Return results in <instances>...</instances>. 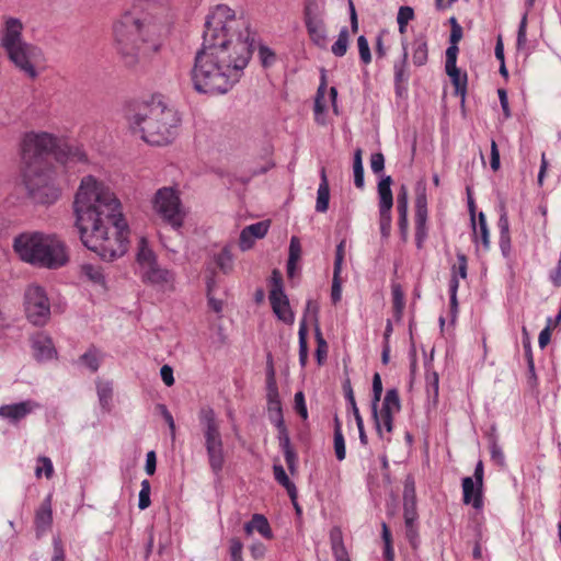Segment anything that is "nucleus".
Returning <instances> with one entry per match:
<instances>
[{
  "label": "nucleus",
  "instance_id": "obj_1",
  "mask_svg": "<svg viewBox=\"0 0 561 561\" xmlns=\"http://www.w3.org/2000/svg\"><path fill=\"white\" fill-rule=\"evenodd\" d=\"M203 50L193 70L195 89L204 93H225L240 78L252 55L249 25L225 4L215 7L207 16Z\"/></svg>",
  "mask_w": 561,
  "mask_h": 561
},
{
  "label": "nucleus",
  "instance_id": "obj_2",
  "mask_svg": "<svg viewBox=\"0 0 561 561\" xmlns=\"http://www.w3.org/2000/svg\"><path fill=\"white\" fill-rule=\"evenodd\" d=\"M80 240L100 257L113 261L128 249L129 229L122 203L104 181L83 176L73 201Z\"/></svg>",
  "mask_w": 561,
  "mask_h": 561
},
{
  "label": "nucleus",
  "instance_id": "obj_3",
  "mask_svg": "<svg viewBox=\"0 0 561 561\" xmlns=\"http://www.w3.org/2000/svg\"><path fill=\"white\" fill-rule=\"evenodd\" d=\"M57 139L48 133H27L24 135L21 144V156L23 169V181L32 198L42 204L54 203L60 190L56 185L55 170L48 164L51 156L62 164L77 158L81 160L84 154L80 149H76L72 157H64L57 152Z\"/></svg>",
  "mask_w": 561,
  "mask_h": 561
},
{
  "label": "nucleus",
  "instance_id": "obj_4",
  "mask_svg": "<svg viewBox=\"0 0 561 561\" xmlns=\"http://www.w3.org/2000/svg\"><path fill=\"white\" fill-rule=\"evenodd\" d=\"M116 50L124 64L131 67L159 49L156 28L135 12H125L113 27Z\"/></svg>",
  "mask_w": 561,
  "mask_h": 561
},
{
  "label": "nucleus",
  "instance_id": "obj_5",
  "mask_svg": "<svg viewBox=\"0 0 561 561\" xmlns=\"http://www.w3.org/2000/svg\"><path fill=\"white\" fill-rule=\"evenodd\" d=\"M127 118L135 133L150 145L169 144L175 135L179 118L175 112L161 102L137 103L129 108Z\"/></svg>",
  "mask_w": 561,
  "mask_h": 561
},
{
  "label": "nucleus",
  "instance_id": "obj_6",
  "mask_svg": "<svg viewBox=\"0 0 561 561\" xmlns=\"http://www.w3.org/2000/svg\"><path fill=\"white\" fill-rule=\"evenodd\" d=\"M14 250L23 261L39 267L57 270L69 261L65 242L55 234L22 233L14 240Z\"/></svg>",
  "mask_w": 561,
  "mask_h": 561
},
{
  "label": "nucleus",
  "instance_id": "obj_7",
  "mask_svg": "<svg viewBox=\"0 0 561 561\" xmlns=\"http://www.w3.org/2000/svg\"><path fill=\"white\" fill-rule=\"evenodd\" d=\"M22 23L16 19H8L2 34V46L10 60L28 78L36 77L35 65L41 51L21 39Z\"/></svg>",
  "mask_w": 561,
  "mask_h": 561
},
{
  "label": "nucleus",
  "instance_id": "obj_8",
  "mask_svg": "<svg viewBox=\"0 0 561 561\" xmlns=\"http://www.w3.org/2000/svg\"><path fill=\"white\" fill-rule=\"evenodd\" d=\"M137 262L144 283L151 285L158 291L165 293L173 290V273L157 264L156 255L153 251L149 249L145 238H141L138 244Z\"/></svg>",
  "mask_w": 561,
  "mask_h": 561
},
{
  "label": "nucleus",
  "instance_id": "obj_9",
  "mask_svg": "<svg viewBox=\"0 0 561 561\" xmlns=\"http://www.w3.org/2000/svg\"><path fill=\"white\" fill-rule=\"evenodd\" d=\"M201 421L204 425L203 433L209 467L215 474H219L226 461L219 422L210 409L202 410Z\"/></svg>",
  "mask_w": 561,
  "mask_h": 561
},
{
  "label": "nucleus",
  "instance_id": "obj_10",
  "mask_svg": "<svg viewBox=\"0 0 561 561\" xmlns=\"http://www.w3.org/2000/svg\"><path fill=\"white\" fill-rule=\"evenodd\" d=\"M373 408V416L378 436L389 443L394 428V416L401 411L399 391L397 389L387 390L380 407Z\"/></svg>",
  "mask_w": 561,
  "mask_h": 561
},
{
  "label": "nucleus",
  "instance_id": "obj_11",
  "mask_svg": "<svg viewBox=\"0 0 561 561\" xmlns=\"http://www.w3.org/2000/svg\"><path fill=\"white\" fill-rule=\"evenodd\" d=\"M153 210L172 228L179 229L182 227L185 211L176 190L172 187L158 190L153 198Z\"/></svg>",
  "mask_w": 561,
  "mask_h": 561
},
{
  "label": "nucleus",
  "instance_id": "obj_12",
  "mask_svg": "<svg viewBox=\"0 0 561 561\" xmlns=\"http://www.w3.org/2000/svg\"><path fill=\"white\" fill-rule=\"evenodd\" d=\"M324 2L319 0H307L304 8V22L310 41L320 48L328 44L327 28L324 23Z\"/></svg>",
  "mask_w": 561,
  "mask_h": 561
},
{
  "label": "nucleus",
  "instance_id": "obj_13",
  "mask_svg": "<svg viewBox=\"0 0 561 561\" xmlns=\"http://www.w3.org/2000/svg\"><path fill=\"white\" fill-rule=\"evenodd\" d=\"M25 313L35 325H44L50 316L46 291L38 285H30L25 291Z\"/></svg>",
  "mask_w": 561,
  "mask_h": 561
},
{
  "label": "nucleus",
  "instance_id": "obj_14",
  "mask_svg": "<svg viewBox=\"0 0 561 561\" xmlns=\"http://www.w3.org/2000/svg\"><path fill=\"white\" fill-rule=\"evenodd\" d=\"M268 299L276 317L286 324L295 320L289 300L283 290V276L278 271H273L268 283Z\"/></svg>",
  "mask_w": 561,
  "mask_h": 561
},
{
  "label": "nucleus",
  "instance_id": "obj_15",
  "mask_svg": "<svg viewBox=\"0 0 561 561\" xmlns=\"http://www.w3.org/2000/svg\"><path fill=\"white\" fill-rule=\"evenodd\" d=\"M391 178L382 179L378 184V210H379V227L380 233L383 238H388L391 231V209L393 206V196L391 192Z\"/></svg>",
  "mask_w": 561,
  "mask_h": 561
},
{
  "label": "nucleus",
  "instance_id": "obj_16",
  "mask_svg": "<svg viewBox=\"0 0 561 561\" xmlns=\"http://www.w3.org/2000/svg\"><path fill=\"white\" fill-rule=\"evenodd\" d=\"M459 53L458 47H448L446 50V61H445V69L446 73L450 78V81L455 88V93L457 95H460L462 99L466 95L467 92V73L465 71H461L456 62H457V56Z\"/></svg>",
  "mask_w": 561,
  "mask_h": 561
},
{
  "label": "nucleus",
  "instance_id": "obj_17",
  "mask_svg": "<svg viewBox=\"0 0 561 561\" xmlns=\"http://www.w3.org/2000/svg\"><path fill=\"white\" fill-rule=\"evenodd\" d=\"M414 192V221L416 230L421 231L424 229L427 219V196L426 183L424 180H420L416 182Z\"/></svg>",
  "mask_w": 561,
  "mask_h": 561
},
{
  "label": "nucleus",
  "instance_id": "obj_18",
  "mask_svg": "<svg viewBox=\"0 0 561 561\" xmlns=\"http://www.w3.org/2000/svg\"><path fill=\"white\" fill-rule=\"evenodd\" d=\"M41 408V404L33 400H26L15 404L0 407V416L16 423Z\"/></svg>",
  "mask_w": 561,
  "mask_h": 561
},
{
  "label": "nucleus",
  "instance_id": "obj_19",
  "mask_svg": "<svg viewBox=\"0 0 561 561\" xmlns=\"http://www.w3.org/2000/svg\"><path fill=\"white\" fill-rule=\"evenodd\" d=\"M462 501L467 505H472L477 512L483 508V488L474 483L471 477L462 479Z\"/></svg>",
  "mask_w": 561,
  "mask_h": 561
},
{
  "label": "nucleus",
  "instance_id": "obj_20",
  "mask_svg": "<svg viewBox=\"0 0 561 561\" xmlns=\"http://www.w3.org/2000/svg\"><path fill=\"white\" fill-rule=\"evenodd\" d=\"M268 228V220H263L243 228L239 240L241 250L245 251L251 249L256 239H262L267 233Z\"/></svg>",
  "mask_w": 561,
  "mask_h": 561
},
{
  "label": "nucleus",
  "instance_id": "obj_21",
  "mask_svg": "<svg viewBox=\"0 0 561 561\" xmlns=\"http://www.w3.org/2000/svg\"><path fill=\"white\" fill-rule=\"evenodd\" d=\"M32 348L35 358L39 362L51 359L56 355L51 339L44 333H37L33 336Z\"/></svg>",
  "mask_w": 561,
  "mask_h": 561
},
{
  "label": "nucleus",
  "instance_id": "obj_22",
  "mask_svg": "<svg viewBox=\"0 0 561 561\" xmlns=\"http://www.w3.org/2000/svg\"><path fill=\"white\" fill-rule=\"evenodd\" d=\"M471 222L473 242L477 248L481 247L483 250H488L490 245V232L484 214L480 213L478 219H476L474 213L471 210Z\"/></svg>",
  "mask_w": 561,
  "mask_h": 561
},
{
  "label": "nucleus",
  "instance_id": "obj_23",
  "mask_svg": "<svg viewBox=\"0 0 561 561\" xmlns=\"http://www.w3.org/2000/svg\"><path fill=\"white\" fill-rule=\"evenodd\" d=\"M317 312V306L312 301H308L306 313L304 316V319L300 323L299 328V359L302 366L306 365L307 358H308V348H307V321L308 320H314Z\"/></svg>",
  "mask_w": 561,
  "mask_h": 561
},
{
  "label": "nucleus",
  "instance_id": "obj_24",
  "mask_svg": "<svg viewBox=\"0 0 561 561\" xmlns=\"http://www.w3.org/2000/svg\"><path fill=\"white\" fill-rule=\"evenodd\" d=\"M53 523L51 495H48L39 505L35 514V527L37 535L47 531Z\"/></svg>",
  "mask_w": 561,
  "mask_h": 561
},
{
  "label": "nucleus",
  "instance_id": "obj_25",
  "mask_svg": "<svg viewBox=\"0 0 561 561\" xmlns=\"http://www.w3.org/2000/svg\"><path fill=\"white\" fill-rule=\"evenodd\" d=\"M244 531L248 536L256 531L266 540L273 539L271 525L267 518L262 514L252 515L251 519L244 524Z\"/></svg>",
  "mask_w": 561,
  "mask_h": 561
},
{
  "label": "nucleus",
  "instance_id": "obj_26",
  "mask_svg": "<svg viewBox=\"0 0 561 561\" xmlns=\"http://www.w3.org/2000/svg\"><path fill=\"white\" fill-rule=\"evenodd\" d=\"M411 57L415 66H423L428 59V46L424 35H420L413 39L410 48Z\"/></svg>",
  "mask_w": 561,
  "mask_h": 561
},
{
  "label": "nucleus",
  "instance_id": "obj_27",
  "mask_svg": "<svg viewBox=\"0 0 561 561\" xmlns=\"http://www.w3.org/2000/svg\"><path fill=\"white\" fill-rule=\"evenodd\" d=\"M458 277L462 279L467 277V260L465 255H458L457 262L453 266V277L449 283L451 301L456 300V291L459 286Z\"/></svg>",
  "mask_w": 561,
  "mask_h": 561
},
{
  "label": "nucleus",
  "instance_id": "obj_28",
  "mask_svg": "<svg viewBox=\"0 0 561 561\" xmlns=\"http://www.w3.org/2000/svg\"><path fill=\"white\" fill-rule=\"evenodd\" d=\"M321 181L318 188V196H317V204L316 209L319 213H324L329 208V201H330V187H329V181L327 178L325 169H321Z\"/></svg>",
  "mask_w": 561,
  "mask_h": 561
},
{
  "label": "nucleus",
  "instance_id": "obj_29",
  "mask_svg": "<svg viewBox=\"0 0 561 561\" xmlns=\"http://www.w3.org/2000/svg\"><path fill=\"white\" fill-rule=\"evenodd\" d=\"M333 448L336 459L344 460L346 456L345 438L342 432V422L337 416L334 417Z\"/></svg>",
  "mask_w": 561,
  "mask_h": 561
},
{
  "label": "nucleus",
  "instance_id": "obj_30",
  "mask_svg": "<svg viewBox=\"0 0 561 561\" xmlns=\"http://www.w3.org/2000/svg\"><path fill=\"white\" fill-rule=\"evenodd\" d=\"M398 225L405 229L408 225V188L402 185L397 194Z\"/></svg>",
  "mask_w": 561,
  "mask_h": 561
},
{
  "label": "nucleus",
  "instance_id": "obj_31",
  "mask_svg": "<svg viewBox=\"0 0 561 561\" xmlns=\"http://www.w3.org/2000/svg\"><path fill=\"white\" fill-rule=\"evenodd\" d=\"M103 360V354L94 346L88 348V351L79 358V363L85 366L91 373H95L100 364Z\"/></svg>",
  "mask_w": 561,
  "mask_h": 561
},
{
  "label": "nucleus",
  "instance_id": "obj_32",
  "mask_svg": "<svg viewBox=\"0 0 561 561\" xmlns=\"http://www.w3.org/2000/svg\"><path fill=\"white\" fill-rule=\"evenodd\" d=\"M81 279L88 280L92 284H103L104 276L100 265L95 264H82L80 267Z\"/></svg>",
  "mask_w": 561,
  "mask_h": 561
},
{
  "label": "nucleus",
  "instance_id": "obj_33",
  "mask_svg": "<svg viewBox=\"0 0 561 561\" xmlns=\"http://www.w3.org/2000/svg\"><path fill=\"white\" fill-rule=\"evenodd\" d=\"M404 522L405 525H412L417 519V512H416V500L414 490H411V494L405 491L404 494Z\"/></svg>",
  "mask_w": 561,
  "mask_h": 561
},
{
  "label": "nucleus",
  "instance_id": "obj_34",
  "mask_svg": "<svg viewBox=\"0 0 561 561\" xmlns=\"http://www.w3.org/2000/svg\"><path fill=\"white\" fill-rule=\"evenodd\" d=\"M332 551L335 561H351L341 538L340 530H333L331 533Z\"/></svg>",
  "mask_w": 561,
  "mask_h": 561
},
{
  "label": "nucleus",
  "instance_id": "obj_35",
  "mask_svg": "<svg viewBox=\"0 0 561 561\" xmlns=\"http://www.w3.org/2000/svg\"><path fill=\"white\" fill-rule=\"evenodd\" d=\"M344 389V396L348 405V411L352 412L355 423H360L363 420V416L360 415V412L357 408L356 400L354 397L353 389L351 387L350 381H346L343 386Z\"/></svg>",
  "mask_w": 561,
  "mask_h": 561
},
{
  "label": "nucleus",
  "instance_id": "obj_36",
  "mask_svg": "<svg viewBox=\"0 0 561 561\" xmlns=\"http://www.w3.org/2000/svg\"><path fill=\"white\" fill-rule=\"evenodd\" d=\"M54 474V466L51 460L48 457L42 456L36 460L35 476L37 479L45 476L47 479H50Z\"/></svg>",
  "mask_w": 561,
  "mask_h": 561
},
{
  "label": "nucleus",
  "instance_id": "obj_37",
  "mask_svg": "<svg viewBox=\"0 0 561 561\" xmlns=\"http://www.w3.org/2000/svg\"><path fill=\"white\" fill-rule=\"evenodd\" d=\"M414 19V11L411 7L404 5L399 9L397 22L401 35L407 33L409 22Z\"/></svg>",
  "mask_w": 561,
  "mask_h": 561
},
{
  "label": "nucleus",
  "instance_id": "obj_38",
  "mask_svg": "<svg viewBox=\"0 0 561 561\" xmlns=\"http://www.w3.org/2000/svg\"><path fill=\"white\" fill-rule=\"evenodd\" d=\"M275 425L278 430V442H279L280 449L291 447L290 438H289L288 431H287L284 420H283L280 408H278L277 421H276Z\"/></svg>",
  "mask_w": 561,
  "mask_h": 561
},
{
  "label": "nucleus",
  "instance_id": "obj_39",
  "mask_svg": "<svg viewBox=\"0 0 561 561\" xmlns=\"http://www.w3.org/2000/svg\"><path fill=\"white\" fill-rule=\"evenodd\" d=\"M354 170V184L356 187L362 188L364 186V169L362 163V150L357 149L354 154L353 161Z\"/></svg>",
  "mask_w": 561,
  "mask_h": 561
},
{
  "label": "nucleus",
  "instance_id": "obj_40",
  "mask_svg": "<svg viewBox=\"0 0 561 561\" xmlns=\"http://www.w3.org/2000/svg\"><path fill=\"white\" fill-rule=\"evenodd\" d=\"M348 38L350 34L346 27L342 28L336 42L332 45V53L337 56L342 57L345 55L348 46Z\"/></svg>",
  "mask_w": 561,
  "mask_h": 561
},
{
  "label": "nucleus",
  "instance_id": "obj_41",
  "mask_svg": "<svg viewBox=\"0 0 561 561\" xmlns=\"http://www.w3.org/2000/svg\"><path fill=\"white\" fill-rule=\"evenodd\" d=\"M273 471H274V478H275V480H276L280 485H283L284 488H286V490L288 491L289 495L293 497V496H294V490H295V486H294V484L290 482L289 478L287 477L286 471H285V469L283 468V466H280V465H274V467H273Z\"/></svg>",
  "mask_w": 561,
  "mask_h": 561
},
{
  "label": "nucleus",
  "instance_id": "obj_42",
  "mask_svg": "<svg viewBox=\"0 0 561 561\" xmlns=\"http://www.w3.org/2000/svg\"><path fill=\"white\" fill-rule=\"evenodd\" d=\"M316 341H317V350H316V358L319 365H322L328 356V343L322 336L320 329L316 328Z\"/></svg>",
  "mask_w": 561,
  "mask_h": 561
},
{
  "label": "nucleus",
  "instance_id": "obj_43",
  "mask_svg": "<svg viewBox=\"0 0 561 561\" xmlns=\"http://www.w3.org/2000/svg\"><path fill=\"white\" fill-rule=\"evenodd\" d=\"M207 297H208V307H209V309L213 312H215L217 314H220L222 312V310H224L225 301L222 299H217L215 297L213 282H209L207 284Z\"/></svg>",
  "mask_w": 561,
  "mask_h": 561
},
{
  "label": "nucleus",
  "instance_id": "obj_44",
  "mask_svg": "<svg viewBox=\"0 0 561 561\" xmlns=\"http://www.w3.org/2000/svg\"><path fill=\"white\" fill-rule=\"evenodd\" d=\"M216 264L224 273H227L231 268L232 255L228 248L221 249V251L217 254Z\"/></svg>",
  "mask_w": 561,
  "mask_h": 561
},
{
  "label": "nucleus",
  "instance_id": "obj_45",
  "mask_svg": "<svg viewBox=\"0 0 561 561\" xmlns=\"http://www.w3.org/2000/svg\"><path fill=\"white\" fill-rule=\"evenodd\" d=\"M345 248H346L345 240H342L336 247L333 275H341L342 264H343L345 255H346Z\"/></svg>",
  "mask_w": 561,
  "mask_h": 561
},
{
  "label": "nucleus",
  "instance_id": "obj_46",
  "mask_svg": "<svg viewBox=\"0 0 561 561\" xmlns=\"http://www.w3.org/2000/svg\"><path fill=\"white\" fill-rule=\"evenodd\" d=\"M243 543L239 538H231L229 540V554L231 561H243L242 558Z\"/></svg>",
  "mask_w": 561,
  "mask_h": 561
},
{
  "label": "nucleus",
  "instance_id": "obj_47",
  "mask_svg": "<svg viewBox=\"0 0 561 561\" xmlns=\"http://www.w3.org/2000/svg\"><path fill=\"white\" fill-rule=\"evenodd\" d=\"M296 413L306 421L308 419V410L306 405L305 394L302 391H298L294 399Z\"/></svg>",
  "mask_w": 561,
  "mask_h": 561
},
{
  "label": "nucleus",
  "instance_id": "obj_48",
  "mask_svg": "<svg viewBox=\"0 0 561 561\" xmlns=\"http://www.w3.org/2000/svg\"><path fill=\"white\" fill-rule=\"evenodd\" d=\"M150 482L148 480H144L141 482V490L139 492V508L146 510L150 505Z\"/></svg>",
  "mask_w": 561,
  "mask_h": 561
},
{
  "label": "nucleus",
  "instance_id": "obj_49",
  "mask_svg": "<svg viewBox=\"0 0 561 561\" xmlns=\"http://www.w3.org/2000/svg\"><path fill=\"white\" fill-rule=\"evenodd\" d=\"M381 396H382L381 377L378 373H375V375L373 377V402H371V405H375V408H376L381 400Z\"/></svg>",
  "mask_w": 561,
  "mask_h": 561
},
{
  "label": "nucleus",
  "instance_id": "obj_50",
  "mask_svg": "<svg viewBox=\"0 0 561 561\" xmlns=\"http://www.w3.org/2000/svg\"><path fill=\"white\" fill-rule=\"evenodd\" d=\"M98 394L100 399V403L104 409H107L111 397H112V388L108 383H100L98 386Z\"/></svg>",
  "mask_w": 561,
  "mask_h": 561
},
{
  "label": "nucleus",
  "instance_id": "obj_51",
  "mask_svg": "<svg viewBox=\"0 0 561 561\" xmlns=\"http://www.w3.org/2000/svg\"><path fill=\"white\" fill-rule=\"evenodd\" d=\"M357 46L360 59L364 64H369L371 60L370 49L367 39L364 36H359L357 39Z\"/></svg>",
  "mask_w": 561,
  "mask_h": 561
},
{
  "label": "nucleus",
  "instance_id": "obj_52",
  "mask_svg": "<svg viewBox=\"0 0 561 561\" xmlns=\"http://www.w3.org/2000/svg\"><path fill=\"white\" fill-rule=\"evenodd\" d=\"M50 561H66V550L60 538H54V551Z\"/></svg>",
  "mask_w": 561,
  "mask_h": 561
},
{
  "label": "nucleus",
  "instance_id": "obj_53",
  "mask_svg": "<svg viewBox=\"0 0 561 561\" xmlns=\"http://www.w3.org/2000/svg\"><path fill=\"white\" fill-rule=\"evenodd\" d=\"M343 279L341 275H333L331 298L333 304H336L341 299Z\"/></svg>",
  "mask_w": 561,
  "mask_h": 561
},
{
  "label": "nucleus",
  "instance_id": "obj_54",
  "mask_svg": "<svg viewBox=\"0 0 561 561\" xmlns=\"http://www.w3.org/2000/svg\"><path fill=\"white\" fill-rule=\"evenodd\" d=\"M554 329L556 327L552 324V319H549L547 327L540 332L538 337V342L541 348L546 347L550 342L551 333Z\"/></svg>",
  "mask_w": 561,
  "mask_h": 561
},
{
  "label": "nucleus",
  "instance_id": "obj_55",
  "mask_svg": "<svg viewBox=\"0 0 561 561\" xmlns=\"http://www.w3.org/2000/svg\"><path fill=\"white\" fill-rule=\"evenodd\" d=\"M462 37V28L455 19H451L450 46L458 47V43Z\"/></svg>",
  "mask_w": 561,
  "mask_h": 561
},
{
  "label": "nucleus",
  "instance_id": "obj_56",
  "mask_svg": "<svg viewBox=\"0 0 561 561\" xmlns=\"http://www.w3.org/2000/svg\"><path fill=\"white\" fill-rule=\"evenodd\" d=\"M291 262L300 261L301 259V244L297 237H293L289 245V257Z\"/></svg>",
  "mask_w": 561,
  "mask_h": 561
},
{
  "label": "nucleus",
  "instance_id": "obj_57",
  "mask_svg": "<svg viewBox=\"0 0 561 561\" xmlns=\"http://www.w3.org/2000/svg\"><path fill=\"white\" fill-rule=\"evenodd\" d=\"M497 94H499V99H500V103H501V107H502V112H503V118L507 119L508 117H511V108H510V104H508L507 92L505 89H499Z\"/></svg>",
  "mask_w": 561,
  "mask_h": 561
},
{
  "label": "nucleus",
  "instance_id": "obj_58",
  "mask_svg": "<svg viewBox=\"0 0 561 561\" xmlns=\"http://www.w3.org/2000/svg\"><path fill=\"white\" fill-rule=\"evenodd\" d=\"M393 308L397 312H401L404 308V296L401 289L396 286L392 289Z\"/></svg>",
  "mask_w": 561,
  "mask_h": 561
},
{
  "label": "nucleus",
  "instance_id": "obj_59",
  "mask_svg": "<svg viewBox=\"0 0 561 561\" xmlns=\"http://www.w3.org/2000/svg\"><path fill=\"white\" fill-rule=\"evenodd\" d=\"M324 91H325V87L324 85H321L318 90V95H317V99H316V102H314V112L316 114H320L322 112H324V110L327 108V101H325V98H324Z\"/></svg>",
  "mask_w": 561,
  "mask_h": 561
},
{
  "label": "nucleus",
  "instance_id": "obj_60",
  "mask_svg": "<svg viewBox=\"0 0 561 561\" xmlns=\"http://www.w3.org/2000/svg\"><path fill=\"white\" fill-rule=\"evenodd\" d=\"M385 167V158L382 153L376 152L370 157V168L374 173H379L383 170Z\"/></svg>",
  "mask_w": 561,
  "mask_h": 561
},
{
  "label": "nucleus",
  "instance_id": "obj_61",
  "mask_svg": "<svg viewBox=\"0 0 561 561\" xmlns=\"http://www.w3.org/2000/svg\"><path fill=\"white\" fill-rule=\"evenodd\" d=\"M526 31H527V13L524 14V16L520 21V24H519L518 34H517L518 47L524 46L527 42Z\"/></svg>",
  "mask_w": 561,
  "mask_h": 561
},
{
  "label": "nucleus",
  "instance_id": "obj_62",
  "mask_svg": "<svg viewBox=\"0 0 561 561\" xmlns=\"http://www.w3.org/2000/svg\"><path fill=\"white\" fill-rule=\"evenodd\" d=\"M491 168L493 171L500 169V152L494 140L491 141Z\"/></svg>",
  "mask_w": 561,
  "mask_h": 561
},
{
  "label": "nucleus",
  "instance_id": "obj_63",
  "mask_svg": "<svg viewBox=\"0 0 561 561\" xmlns=\"http://www.w3.org/2000/svg\"><path fill=\"white\" fill-rule=\"evenodd\" d=\"M160 374L167 386L171 387L174 385L173 369L169 365L162 366Z\"/></svg>",
  "mask_w": 561,
  "mask_h": 561
},
{
  "label": "nucleus",
  "instance_id": "obj_64",
  "mask_svg": "<svg viewBox=\"0 0 561 561\" xmlns=\"http://www.w3.org/2000/svg\"><path fill=\"white\" fill-rule=\"evenodd\" d=\"M260 57L262 59V64L266 67L270 66L275 60L274 53L267 47L260 48Z\"/></svg>",
  "mask_w": 561,
  "mask_h": 561
}]
</instances>
